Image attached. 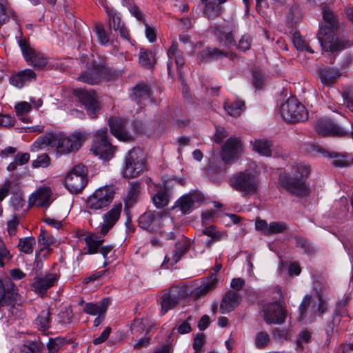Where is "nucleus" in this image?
<instances>
[{"instance_id": "1", "label": "nucleus", "mask_w": 353, "mask_h": 353, "mask_svg": "<svg viewBox=\"0 0 353 353\" xmlns=\"http://www.w3.org/2000/svg\"><path fill=\"white\" fill-rule=\"evenodd\" d=\"M88 134L85 132L75 131L69 136L62 134H48L38 138L34 143L33 147L42 149L50 145L54 147L60 154H68L76 152L83 145L87 139Z\"/></svg>"}, {"instance_id": "2", "label": "nucleus", "mask_w": 353, "mask_h": 353, "mask_svg": "<svg viewBox=\"0 0 353 353\" xmlns=\"http://www.w3.org/2000/svg\"><path fill=\"white\" fill-rule=\"evenodd\" d=\"M293 177L287 174H281L279 181L281 187L291 194L299 197L309 194V189L305 183V179L310 173L309 165L302 163H296L292 165Z\"/></svg>"}, {"instance_id": "3", "label": "nucleus", "mask_w": 353, "mask_h": 353, "mask_svg": "<svg viewBox=\"0 0 353 353\" xmlns=\"http://www.w3.org/2000/svg\"><path fill=\"white\" fill-rule=\"evenodd\" d=\"M259 184V177L249 170L234 173L229 179L230 187L244 195L255 194Z\"/></svg>"}, {"instance_id": "4", "label": "nucleus", "mask_w": 353, "mask_h": 353, "mask_svg": "<svg viewBox=\"0 0 353 353\" xmlns=\"http://www.w3.org/2000/svg\"><path fill=\"white\" fill-rule=\"evenodd\" d=\"M147 170L146 161L139 149L132 148L125 155L121 170L123 177L136 178Z\"/></svg>"}, {"instance_id": "5", "label": "nucleus", "mask_w": 353, "mask_h": 353, "mask_svg": "<svg viewBox=\"0 0 353 353\" xmlns=\"http://www.w3.org/2000/svg\"><path fill=\"white\" fill-rule=\"evenodd\" d=\"M114 191L110 186H103L97 189L85 201L87 212L92 213L101 212L107 208L113 201Z\"/></svg>"}, {"instance_id": "6", "label": "nucleus", "mask_w": 353, "mask_h": 353, "mask_svg": "<svg viewBox=\"0 0 353 353\" xmlns=\"http://www.w3.org/2000/svg\"><path fill=\"white\" fill-rule=\"evenodd\" d=\"M318 39L323 50L332 53L339 52L353 45L346 37L336 35V31L327 32L326 28L319 29Z\"/></svg>"}, {"instance_id": "7", "label": "nucleus", "mask_w": 353, "mask_h": 353, "mask_svg": "<svg viewBox=\"0 0 353 353\" xmlns=\"http://www.w3.org/2000/svg\"><path fill=\"white\" fill-rule=\"evenodd\" d=\"M90 151L103 160H109L112 158L114 153V148L108 140V129L106 128L99 129L93 136L92 145Z\"/></svg>"}, {"instance_id": "8", "label": "nucleus", "mask_w": 353, "mask_h": 353, "mask_svg": "<svg viewBox=\"0 0 353 353\" xmlns=\"http://www.w3.org/2000/svg\"><path fill=\"white\" fill-rule=\"evenodd\" d=\"M87 183V170L83 164L74 166L68 172L64 181L65 188L72 194L81 192Z\"/></svg>"}, {"instance_id": "9", "label": "nucleus", "mask_w": 353, "mask_h": 353, "mask_svg": "<svg viewBox=\"0 0 353 353\" xmlns=\"http://www.w3.org/2000/svg\"><path fill=\"white\" fill-rule=\"evenodd\" d=\"M189 295V288L185 285H174L165 290L161 299V313L165 314L173 309L181 300Z\"/></svg>"}, {"instance_id": "10", "label": "nucleus", "mask_w": 353, "mask_h": 353, "mask_svg": "<svg viewBox=\"0 0 353 353\" xmlns=\"http://www.w3.org/2000/svg\"><path fill=\"white\" fill-rule=\"evenodd\" d=\"M281 113L285 121L292 123L302 121L307 118L305 106L295 97H290L282 104Z\"/></svg>"}, {"instance_id": "11", "label": "nucleus", "mask_w": 353, "mask_h": 353, "mask_svg": "<svg viewBox=\"0 0 353 353\" xmlns=\"http://www.w3.org/2000/svg\"><path fill=\"white\" fill-rule=\"evenodd\" d=\"M263 312L264 321L268 324H281L285 322L287 315L286 308L283 301L265 305Z\"/></svg>"}, {"instance_id": "12", "label": "nucleus", "mask_w": 353, "mask_h": 353, "mask_svg": "<svg viewBox=\"0 0 353 353\" xmlns=\"http://www.w3.org/2000/svg\"><path fill=\"white\" fill-rule=\"evenodd\" d=\"M114 72L104 65H94L91 70L82 73L78 80L90 85L97 84L102 80L110 81Z\"/></svg>"}, {"instance_id": "13", "label": "nucleus", "mask_w": 353, "mask_h": 353, "mask_svg": "<svg viewBox=\"0 0 353 353\" xmlns=\"http://www.w3.org/2000/svg\"><path fill=\"white\" fill-rule=\"evenodd\" d=\"M168 220L167 213L161 211H148L139 218V225L149 232H155Z\"/></svg>"}, {"instance_id": "14", "label": "nucleus", "mask_w": 353, "mask_h": 353, "mask_svg": "<svg viewBox=\"0 0 353 353\" xmlns=\"http://www.w3.org/2000/svg\"><path fill=\"white\" fill-rule=\"evenodd\" d=\"M316 132L322 137H345L349 130L339 125L330 119H321L315 124Z\"/></svg>"}, {"instance_id": "15", "label": "nucleus", "mask_w": 353, "mask_h": 353, "mask_svg": "<svg viewBox=\"0 0 353 353\" xmlns=\"http://www.w3.org/2000/svg\"><path fill=\"white\" fill-rule=\"evenodd\" d=\"M75 94L85 106L90 117L96 118L100 110L96 92L94 90L87 91L79 89L75 90Z\"/></svg>"}, {"instance_id": "16", "label": "nucleus", "mask_w": 353, "mask_h": 353, "mask_svg": "<svg viewBox=\"0 0 353 353\" xmlns=\"http://www.w3.org/2000/svg\"><path fill=\"white\" fill-rule=\"evenodd\" d=\"M18 43L26 61L30 62V64L34 68L39 70L46 67L47 64L46 58L42 54L30 48L26 39L19 40Z\"/></svg>"}, {"instance_id": "17", "label": "nucleus", "mask_w": 353, "mask_h": 353, "mask_svg": "<svg viewBox=\"0 0 353 353\" xmlns=\"http://www.w3.org/2000/svg\"><path fill=\"white\" fill-rule=\"evenodd\" d=\"M128 121L123 118H111L109 120V125L111 133L119 140L130 141L133 140L132 134L128 130Z\"/></svg>"}, {"instance_id": "18", "label": "nucleus", "mask_w": 353, "mask_h": 353, "mask_svg": "<svg viewBox=\"0 0 353 353\" xmlns=\"http://www.w3.org/2000/svg\"><path fill=\"white\" fill-rule=\"evenodd\" d=\"M242 143L236 137H230L222 146L221 157L226 163H231L241 151Z\"/></svg>"}, {"instance_id": "19", "label": "nucleus", "mask_w": 353, "mask_h": 353, "mask_svg": "<svg viewBox=\"0 0 353 353\" xmlns=\"http://www.w3.org/2000/svg\"><path fill=\"white\" fill-rule=\"evenodd\" d=\"M307 150L308 152L312 154H321L323 157L334 158L332 164L335 167L341 168L350 165V163H349L346 159V155L334 152H330L320 145L312 143L308 144L307 145Z\"/></svg>"}, {"instance_id": "20", "label": "nucleus", "mask_w": 353, "mask_h": 353, "mask_svg": "<svg viewBox=\"0 0 353 353\" xmlns=\"http://www.w3.org/2000/svg\"><path fill=\"white\" fill-rule=\"evenodd\" d=\"M122 212V204H114L112 208L103 214V223H101L100 234L105 236L114 227L119 221Z\"/></svg>"}, {"instance_id": "21", "label": "nucleus", "mask_w": 353, "mask_h": 353, "mask_svg": "<svg viewBox=\"0 0 353 353\" xmlns=\"http://www.w3.org/2000/svg\"><path fill=\"white\" fill-rule=\"evenodd\" d=\"M240 303V294L234 290H228L222 296L219 311L221 314L230 313L239 305Z\"/></svg>"}, {"instance_id": "22", "label": "nucleus", "mask_w": 353, "mask_h": 353, "mask_svg": "<svg viewBox=\"0 0 353 353\" xmlns=\"http://www.w3.org/2000/svg\"><path fill=\"white\" fill-rule=\"evenodd\" d=\"M218 284V279L215 274H210L208 277L203 279L201 285L192 291H189L191 296L195 299H201L207 295V294L214 290Z\"/></svg>"}, {"instance_id": "23", "label": "nucleus", "mask_w": 353, "mask_h": 353, "mask_svg": "<svg viewBox=\"0 0 353 353\" xmlns=\"http://www.w3.org/2000/svg\"><path fill=\"white\" fill-rule=\"evenodd\" d=\"M210 32L216 37L217 40L228 46L234 43L233 31L228 26L213 25L209 28Z\"/></svg>"}, {"instance_id": "24", "label": "nucleus", "mask_w": 353, "mask_h": 353, "mask_svg": "<svg viewBox=\"0 0 353 353\" xmlns=\"http://www.w3.org/2000/svg\"><path fill=\"white\" fill-rule=\"evenodd\" d=\"M205 4L203 8V15L209 20H214L222 14L223 7L221 4L226 0H201Z\"/></svg>"}, {"instance_id": "25", "label": "nucleus", "mask_w": 353, "mask_h": 353, "mask_svg": "<svg viewBox=\"0 0 353 353\" xmlns=\"http://www.w3.org/2000/svg\"><path fill=\"white\" fill-rule=\"evenodd\" d=\"M110 27L114 31H119L121 37L126 40H130V35L125 25L121 21V18L117 12L112 9H106Z\"/></svg>"}, {"instance_id": "26", "label": "nucleus", "mask_w": 353, "mask_h": 353, "mask_svg": "<svg viewBox=\"0 0 353 353\" xmlns=\"http://www.w3.org/2000/svg\"><path fill=\"white\" fill-rule=\"evenodd\" d=\"M52 195V190L49 187H41L29 198V205L39 207H47Z\"/></svg>"}, {"instance_id": "27", "label": "nucleus", "mask_w": 353, "mask_h": 353, "mask_svg": "<svg viewBox=\"0 0 353 353\" xmlns=\"http://www.w3.org/2000/svg\"><path fill=\"white\" fill-rule=\"evenodd\" d=\"M37 74L31 69H25L12 75L10 81V83L17 88H21L26 84L36 80Z\"/></svg>"}, {"instance_id": "28", "label": "nucleus", "mask_w": 353, "mask_h": 353, "mask_svg": "<svg viewBox=\"0 0 353 353\" xmlns=\"http://www.w3.org/2000/svg\"><path fill=\"white\" fill-rule=\"evenodd\" d=\"M58 280V276L55 273H50L44 277H37L32 284L34 290L39 293H45L52 288Z\"/></svg>"}, {"instance_id": "29", "label": "nucleus", "mask_w": 353, "mask_h": 353, "mask_svg": "<svg viewBox=\"0 0 353 353\" xmlns=\"http://www.w3.org/2000/svg\"><path fill=\"white\" fill-rule=\"evenodd\" d=\"M168 57L169 61L167 63L168 74H171V68L172 66V60L175 62L178 69L182 67L184 64V59L182 56L181 52L179 50L178 43H172V46L169 48L168 52Z\"/></svg>"}, {"instance_id": "30", "label": "nucleus", "mask_w": 353, "mask_h": 353, "mask_svg": "<svg viewBox=\"0 0 353 353\" xmlns=\"http://www.w3.org/2000/svg\"><path fill=\"white\" fill-rule=\"evenodd\" d=\"M339 77H340V72L336 68L326 66L319 69L321 82L324 85L330 86L332 85Z\"/></svg>"}, {"instance_id": "31", "label": "nucleus", "mask_w": 353, "mask_h": 353, "mask_svg": "<svg viewBox=\"0 0 353 353\" xmlns=\"http://www.w3.org/2000/svg\"><path fill=\"white\" fill-rule=\"evenodd\" d=\"M141 190V183L139 181L130 183L129 190L125 199V205L128 208L134 205L139 199Z\"/></svg>"}, {"instance_id": "32", "label": "nucleus", "mask_w": 353, "mask_h": 353, "mask_svg": "<svg viewBox=\"0 0 353 353\" xmlns=\"http://www.w3.org/2000/svg\"><path fill=\"white\" fill-rule=\"evenodd\" d=\"M150 97V87L148 85L143 83L136 85L131 95L132 99L139 105H141L143 101L149 99Z\"/></svg>"}, {"instance_id": "33", "label": "nucleus", "mask_w": 353, "mask_h": 353, "mask_svg": "<svg viewBox=\"0 0 353 353\" xmlns=\"http://www.w3.org/2000/svg\"><path fill=\"white\" fill-rule=\"evenodd\" d=\"M228 57L232 59L233 54L216 48H208L199 54V58L201 61L217 60Z\"/></svg>"}, {"instance_id": "34", "label": "nucleus", "mask_w": 353, "mask_h": 353, "mask_svg": "<svg viewBox=\"0 0 353 353\" xmlns=\"http://www.w3.org/2000/svg\"><path fill=\"white\" fill-rule=\"evenodd\" d=\"M14 292L10 289V284H4L0 279V309L12 305L14 301Z\"/></svg>"}, {"instance_id": "35", "label": "nucleus", "mask_w": 353, "mask_h": 353, "mask_svg": "<svg viewBox=\"0 0 353 353\" xmlns=\"http://www.w3.org/2000/svg\"><path fill=\"white\" fill-rule=\"evenodd\" d=\"M190 244L188 240H182L175 244L172 258L168 255L165 257L164 262H170L172 261V264H176L181 258V256L188 250Z\"/></svg>"}, {"instance_id": "36", "label": "nucleus", "mask_w": 353, "mask_h": 353, "mask_svg": "<svg viewBox=\"0 0 353 353\" xmlns=\"http://www.w3.org/2000/svg\"><path fill=\"white\" fill-rule=\"evenodd\" d=\"M110 303V299H103L97 304L88 303L84 305L83 311L90 315H105L107 307Z\"/></svg>"}, {"instance_id": "37", "label": "nucleus", "mask_w": 353, "mask_h": 353, "mask_svg": "<svg viewBox=\"0 0 353 353\" xmlns=\"http://www.w3.org/2000/svg\"><path fill=\"white\" fill-rule=\"evenodd\" d=\"M87 248V253L93 254L99 252V250L104 241V239L94 233H90L83 239Z\"/></svg>"}, {"instance_id": "38", "label": "nucleus", "mask_w": 353, "mask_h": 353, "mask_svg": "<svg viewBox=\"0 0 353 353\" xmlns=\"http://www.w3.org/2000/svg\"><path fill=\"white\" fill-rule=\"evenodd\" d=\"M272 142L267 139H257L253 143V150L261 155L270 157L272 155Z\"/></svg>"}, {"instance_id": "39", "label": "nucleus", "mask_w": 353, "mask_h": 353, "mask_svg": "<svg viewBox=\"0 0 353 353\" xmlns=\"http://www.w3.org/2000/svg\"><path fill=\"white\" fill-rule=\"evenodd\" d=\"M50 312L48 308L42 310L35 320L38 329L43 332L50 327Z\"/></svg>"}, {"instance_id": "40", "label": "nucleus", "mask_w": 353, "mask_h": 353, "mask_svg": "<svg viewBox=\"0 0 353 353\" xmlns=\"http://www.w3.org/2000/svg\"><path fill=\"white\" fill-rule=\"evenodd\" d=\"M323 17L325 24L320 28H326L327 32L336 31L338 26L333 12L328 9L323 8Z\"/></svg>"}, {"instance_id": "41", "label": "nucleus", "mask_w": 353, "mask_h": 353, "mask_svg": "<svg viewBox=\"0 0 353 353\" xmlns=\"http://www.w3.org/2000/svg\"><path fill=\"white\" fill-rule=\"evenodd\" d=\"M139 63L146 68H150L155 63L154 54L148 50L141 48L139 52Z\"/></svg>"}, {"instance_id": "42", "label": "nucleus", "mask_w": 353, "mask_h": 353, "mask_svg": "<svg viewBox=\"0 0 353 353\" xmlns=\"http://www.w3.org/2000/svg\"><path fill=\"white\" fill-rule=\"evenodd\" d=\"M154 204L158 208L166 206L170 200L169 191L167 188L158 190L152 197Z\"/></svg>"}, {"instance_id": "43", "label": "nucleus", "mask_w": 353, "mask_h": 353, "mask_svg": "<svg viewBox=\"0 0 353 353\" xmlns=\"http://www.w3.org/2000/svg\"><path fill=\"white\" fill-rule=\"evenodd\" d=\"M35 243V239L32 236L21 238L19 241L18 248L21 252L31 254Z\"/></svg>"}, {"instance_id": "44", "label": "nucleus", "mask_w": 353, "mask_h": 353, "mask_svg": "<svg viewBox=\"0 0 353 353\" xmlns=\"http://www.w3.org/2000/svg\"><path fill=\"white\" fill-rule=\"evenodd\" d=\"M194 199L191 195H184L177 201L176 205L183 213H189L193 208Z\"/></svg>"}, {"instance_id": "45", "label": "nucleus", "mask_w": 353, "mask_h": 353, "mask_svg": "<svg viewBox=\"0 0 353 353\" xmlns=\"http://www.w3.org/2000/svg\"><path fill=\"white\" fill-rule=\"evenodd\" d=\"M244 105V101L241 100H238L231 104L225 102L224 104V109L227 111L228 114L232 117H239L241 114V109Z\"/></svg>"}, {"instance_id": "46", "label": "nucleus", "mask_w": 353, "mask_h": 353, "mask_svg": "<svg viewBox=\"0 0 353 353\" xmlns=\"http://www.w3.org/2000/svg\"><path fill=\"white\" fill-rule=\"evenodd\" d=\"M270 341V335L263 331L259 332L254 338V345L258 349L265 348Z\"/></svg>"}, {"instance_id": "47", "label": "nucleus", "mask_w": 353, "mask_h": 353, "mask_svg": "<svg viewBox=\"0 0 353 353\" xmlns=\"http://www.w3.org/2000/svg\"><path fill=\"white\" fill-rule=\"evenodd\" d=\"M341 322V316L339 314H334L331 321L325 326V332L327 337H330L335 331H337Z\"/></svg>"}, {"instance_id": "48", "label": "nucleus", "mask_w": 353, "mask_h": 353, "mask_svg": "<svg viewBox=\"0 0 353 353\" xmlns=\"http://www.w3.org/2000/svg\"><path fill=\"white\" fill-rule=\"evenodd\" d=\"M294 239L296 246L302 248L305 253L311 254L314 252V248L308 240L300 236H296Z\"/></svg>"}, {"instance_id": "49", "label": "nucleus", "mask_w": 353, "mask_h": 353, "mask_svg": "<svg viewBox=\"0 0 353 353\" xmlns=\"http://www.w3.org/2000/svg\"><path fill=\"white\" fill-rule=\"evenodd\" d=\"M293 43L294 46L299 50H305L310 53H314L312 49L306 43L305 41L302 39L299 34L295 33L293 36Z\"/></svg>"}, {"instance_id": "50", "label": "nucleus", "mask_w": 353, "mask_h": 353, "mask_svg": "<svg viewBox=\"0 0 353 353\" xmlns=\"http://www.w3.org/2000/svg\"><path fill=\"white\" fill-rule=\"evenodd\" d=\"M59 322L62 324H70L73 319L72 310L69 307L63 308L58 314Z\"/></svg>"}, {"instance_id": "51", "label": "nucleus", "mask_w": 353, "mask_h": 353, "mask_svg": "<svg viewBox=\"0 0 353 353\" xmlns=\"http://www.w3.org/2000/svg\"><path fill=\"white\" fill-rule=\"evenodd\" d=\"M288 229V225L284 222L273 221L269 224V229L267 233L268 235L282 233Z\"/></svg>"}, {"instance_id": "52", "label": "nucleus", "mask_w": 353, "mask_h": 353, "mask_svg": "<svg viewBox=\"0 0 353 353\" xmlns=\"http://www.w3.org/2000/svg\"><path fill=\"white\" fill-rule=\"evenodd\" d=\"M312 303V296L311 295H305L302 302L301 303L299 310V319L300 321H303L306 316L307 309L309 307Z\"/></svg>"}, {"instance_id": "53", "label": "nucleus", "mask_w": 353, "mask_h": 353, "mask_svg": "<svg viewBox=\"0 0 353 353\" xmlns=\"http://www.w3.org/2000/svg\"><path fill=\"white\" fill-rule=\"evenodd\" d=\"M31 108V105L28 102L25 101L19 103L15 105V110L17 115L19 117L21 116V117L20 119L25 123H28L29 120L23 117V115L30 112Z\"/></svg>"}, {"instance_id": "54", "label": "nucleus", "mask_w": 353, "mask_h": 353, "mask_svg": "<svg viewBox=\"0 0 353 353\" xmlns=\"http://www.w3.org/2000/svg\"><path fill=\"white\" fill-rule=\"evenodd\" d=\"M38 242L46 247L53 245L56 242L54 236H50L46 230H41V233L38 236Z\"/></svg>"}, {"instance_id": "55", "label": "nucleus", "mask_w": 353, "mask_h": 353, "mask_svg": "<svg viewBox=\"0 0 353 353\" xmlns=\"http://www.w3.org/2000/svg\"><path fill=\"white\" fill-rule=\"evenodd\" d=\"M311 339V333L307 330L301 331L296 340V349L302 351L303 350V343H309Z\"/></svg>"}, {"instance_id": "56", "label": "nucleus", "mask_w": 353, "mask_h": 353, "mask_svg": "<svg viewBox=\"0 0 353 353\" xmlns=\"http://www.w3.org/2000/svg\"><path fill=\"white\" fill-rule=\"evenodd\" d=\"M318 303L314 304L312 307L314 314L318 313L319 315L323 314L327 309V303L323 299L322 295L317 293Z\"/></svg>"}, {"instance_id": "57", "label": "nucleus", "mask_w": 353, "mask_h": 353, "mask_svg": "<svg viewBox=\"0 0 353 353\" xmlns=\"http://www.w3.org/2000/svg\"><path fill=\"white\" fill-rule=\"evenodd\" d=\"M12 257L4 243L0 239V268H3L5 263L9 261Z\"/></svg>"}, {"instance_id": "58", "label": "nucleus", "mask_w": 353, "mask_h": 353, "mask_svg": "<svg viewBox=\"0 0 353 353\" xmlns=\"http://www.w3.org/2000/svg\"><path fill=\"white\" fill-rule=\"evenodd\" d=\"M94 31L101 44L106 45L110 41L109 36L102 25H97Z\"/></svg>"}, {"instance_id": "59", "label": "nucleus", "mask_w": 353, "mask_h": 353, "mask_svg": "<svg viewBox=\"0 0 353 353\" xmlns=\"http://www.w3.org/2000/svg\"><path fill=\"white\" fill-rule=\"evenodd\" d=\"M50 163V159L46 154H43L37 157L36 160L32 161V167L37 168L39 167L47 168Z\"/></svg>"}, {"instance_id": "60", "label": "nucleus", "mask_w": 353, "mask_h": 353, "mask_svg": "<svg viewBox=\"0 0 353 353\" xmlns=\"http://www.w3.org/2000/svg\"><path fill=\"white\" fill-rule=\"evenodd\" d=\"M19 224V219L17 215L7 222V230L10 236H14L17 233V226Z\"/></svg>"}, {"instance_id": "61", "label": "nucleus", "mask_w": 353, "mask_h": 353, "mask_svg": "<svg viewBox=\"0 0 353 353\" xmlns=\"http://www.w3.org/2000/svg\"><path fill=\"white\" fill-rule=\"evenodd\" d=\"M252 83L256 88H261L264 83V77L258 70L252 71Z\"/></svg>"}, {"instance_id": "62", "label": "nucleus", "mask_w": 353, "mask_h": 353, "mask_svg": "<svg viewBox=\"0 0 353 353\" xmlns=\"http://www.w3.org/2000/svg\"><path fill=\"white\" fill-rule=\"evenodd\" d=\"M202 233L212 238V240L218 241L221 239V234L216 231V227L214 225L205 228Z\"/></svg>"}, {"instance_id": "63", "label": "nucleus", "mask_w": 353, "mask_h": 353, "mask_svg": "<svg viewBox=\"0 0 353 353\" xmlns=\"http://www.w3.org/2000/svg\"><path fill=\"white\" fill-rule=\"evenodd\" d=\"M128 10L131 14L134 16L138 21H142L143 23L145 22V15L137 6L130 5L128 8Z\"/></svg>"}, {"instance_id": "64", "label": "nucleus", "mask_w": 353, "mask_h": 353, "mask_svg": "<svg viewBox=\"0 0 353 353\" xmlns=\"http://www.w3.org/2000/svg\"><path fill=\"white\" fill-rule=\"evenodd\" d=\"M251 46V39L248 35H243L239 41L237 48L245 52L250 49Z\"/></svg>"}]
</instances>
